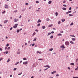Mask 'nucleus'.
Masks as SVG:
<instances>
[{"label": "nucleus", "mask_w": 78, "mask_h": 78, "mask_svg": "<svg viewBox=\"0 0 78 78\" xmlns=\"http://www.w3.org/2000/svg\"><path fill=\"white\" fill-rule=\"evenodd\" d=\"M65 45H69L70 44L69 43V42H68V41H67L65 42Z\"/></svg>", "instance_id": "f257e3e1"}, {"label": "nucleus", "mask_w": 78, "mask_h": 78, "mask_svg": "<svg viewBox=\"0 0 78 78\" xmlns=\"http://www.w3.org/2000/svg\"><path fill=\"white\" fill-rule=\"evenodd\" d=\"M15 26H13V28H17V25H18V24H15Z\"/></svg>", "instance_id": "f03ea898"}, {"label": "nucleus", "mask_w": 78, "mask_h": 78, "mask_svg": "<svg viewBox=\"0 0 78 78\" xmlns=\"http://www.w3.org/2000/svg\"><path fill=\"white\" fill-rule=\"evenodd\" d=\"M27 63H28V61H26L25 62H23V64L25 65H26V64H27Z\"/></svg>", "instance_id": "7ed1b4c3"}, {"label": "nucleus", "mask_w": 78, "mask_h": 78, "mask_svg": "<svg viewBox=\"0 0 78 78\" xmlns=\"http://www.w3.org/2000/svg\"><path fill=\"white\" fill-rule=\"evenodd\" d=\"M44 67H48V68H50V66L48 65H46L45 66H44Z\"/></svg>", "instance_id": "20e7f679"}, {"label": "nucleus", "mask_w": 78, "mask_h": 78, "mask_svg": "<svg viewBox=\"0 0 78 78\" xmlns=\"http://www.w3.org/2000/svg\"><path fill=\"white\" fill-rule=\"evenodd\" d=\"M7 22H8V20H5L4 21V23L5 24V23H6Z\"/></svg>", "instance_id": "39448f33"}, {"label": "nucleus", "mask_w": 78, "mask_h": 78, "mask_svg": "<svg viewBox=\"0 0 78 78\" xmlns=\"http://www.w3.org/2000/svg\"><path fill=\"white\" fill-rule=\"evenodd\" d=\"M42 20H41L40 19H39L37 22V23H39V22H41Z\"/></svg>", "instance_id": "423d86ee"}, {"label": "nucleus", "mask_w": 78, "mask_h": 78, "mask_svg": "<svg viewBox=\"0 0 78 78\" xmlns=\"http://www.w3.org/2000/svg\"><path fill=\"white\" fill-rule=\"evenodd\" d=\"M14 20H15V22H17L18 21V19H14Z\"/></svg>", "instance_id": "0eeeda50"}, {"label": "nucleus", "mask_w": 78, "mask_h": 78, "mask_svg": "<svg viewBox=\"0 0 78 78\" xmlns=\"http://www.w3.org/2000/svg\"><path fill=\"white\" fill-rule=\"evenodd\" d=\"M5 8H8V5H5Z\"/></svg>", "instance_id": "6e6552de"}, {"label": "nucleus", "mask_w": 78, "mask_h": 78, "mask_svg": "<svg viewBox=\"0 0 78 78\" xmlns=\"http://www.w3.org/2000/svg\"><path fill=\"white\" fill-rule=\"evenodd\" d=\"M61 48H65V47H64V45H62L61 47Z\"/></svg>", "instance_id": "1a4fd4ad"}, {"label": "nucleus", "mask_w": 78, "mask_h": 78, "mask_svg": "<svg viewBox=\"0 0 78 78\" xmlns=\"http://www.w3.org/2000/svg\"><path fill=\"white\" fill-rule=\"evenodd\" d=\"M37 53H39V54H41V53H42L41 51L39 52V51H37Z\"/></svg>", "instance_id": "9d476101"}, {"label": "nucleus", "mask_w": 78, "mask_h": 78, "mask_svg": "<svg viewBox=\"0 0 78 78\" xmlns=\"http://www.w3.org/2000/svg\"><path fill=\"white\" fill-rule=\"evenodd\" d=\"M72 40L73 41H75V38H73L72 39Z\"/></svg>", "instance_id": "9b49d317"}, {"label": "nucleus", "mask_w": 78, "mask_h": 78, "mask_svg": "<svg viewBox=\"0 0 78 78\" xmlns=\"http://www.w3.org/2000/svg\"><path fill=\"white\" fill-rule=\"evenodd\" d=\"M58 12H55L56 16H58Z\"/></svg>", "instance_id": "f8f14e48"}, {"label": "nucleus", "mask_w": 78, "mask_h": 78, "mask_svg": "<svg viewBox=\"0 0 78 78\" xmlns=\"http://www.w3.org/2000/svg\"><path fill=\"white\" fill-rule=\"evenodd\" d=\"M70 43L71 44H74V43L73 42V41H70Z\"/></svg>", "instance_id": "ddd939ff"}, {"label": "nucleus", "mask_w": 78, "mask_h": 78, "mask_svg": "<svg viewBox=\"0 0 78 78\" xmlns=\"http://www.w3.org/2000/svg\"><path fill=\"white\" fill-rule=\"evenodd\" d=\"M62 9H63V10H65V11H66V8H62Z\"/></svg>", "instance_id": "4468645a"}, {"label": "nucleus", "mask_w": 78, "mask_h": 78, "mask_svg": "<svg viewBox=\"0 0 78 78\" xmlns=\"http://www.w3.org/2000/svg\"><path fill=\"white\" fill-rule=\"evenodd\" d=\"M51 1H50L48 2V4H51Z\"/></svg>", "instance_id": "2eb2a0df"}, {"label": "nucleus", "mask_w": 78, "mask_h": 78, "mask_svg": "<svg viewBox=\"0 0 78 78\" xmlns=\"http://www.w3.org/2000/svg\"><path fill=\"white\" fill-rule=\"evenodd\" d=\"M70 65H72V66H75V64L74 63H71Z\"/></svg>", "instance_id": "dca6fc26"}, {"label": "nucleus", "mask_w": 78, "mask_h": 78, "mask_svg": "<svg viewBox=\"0 0 78 78\" xmlns=\"http://www.w3.org/2000/svg\"><path fill=\"white\" fill-rule=\"evenodd\" d=\"M53 50V48H51L50 49H49V51H52V50Z\"/></svg>", "instance_id": "f3484780"}, {"label": "nucleus", "mask_w": 78, "mask_h": 78, "mask_svg": "<svg viewBox=\"0 0 78 78\" xmlns=\"http://www.w3.org/2000/svg\"><path fill=\"white\" fill-rule=\"evenodd\" d=\"M36 39H37V38H35L34 39V41H36Z\"/></svg>", "instance_id": "a211bd4d"}, {"label": "nucleus", "mask_w": 78, "mask_h": 78, "mask_svg": "<svg viewBox=\"0 0 78 78\" xmlns=\"http://www.w3.org/2000/svg\"><path fill=\"white\" fill-rule=\"evenodd\" d=\"M36 34V33L35 32H34L33 34V35H32V36H34V35H35Z\"/></svg>", "instance_id": "6ab92c4d"}, {"label": "nucleus", "mask_w": 78, "mask_h": 78, "mask_svg": "<svg viewBox=\"0 0 78 78\" xmlns=\"http://www.w3.org/2000/svg\"><path fill=\"white\" fill-rule=\"evenodd\" d=\"M42 28L43 29H45V27L44 26H42Z\"/></svg>", "instance_id": "aec40b11"}, {"label": "nucleus", "mask_w": 78, "mask_h": 78, "mask_svg": "<svg viewBox=\"0 0 78 78\" xmlns=\"http://www.w3.org/2000/svg\"><path fill=\"white\" fill-rule=\"evenodd\" d=\"M51 39H53V36H51L50 37Z\"/></svg>", "instance_id": "412c9836"}, {"label": "nucleus", "mask_w": 78, "mask_h": 78, "mask_svg": "<svg viewBox=\"0 0 78 78\" xmlns=\"http://www.w3.org/2000/svg\"><path fill=\"white\" fill-rule=\"evenodd\" d=\"M62 22H64V21H65V19H63L62 20Z\"/></svg>", "instance_id": "4be33fe9"}, {"label": "nucleus", "mask_w": 78, "mask_h": 78, "mask_svg": "<svg viewBox=\"0 0 78 78\" xmlns=\"http://www.w3.org/2000/svg\"><path fill=\"white\" fill-rule=\"evenodd\" d=\"M52 26H53V25L51 24V25H50L48 26V27H52Z\"/></svg>", "instance_id": "5701e85b"}, {"label": "nucleus", "mask_w": 78, "mask_h": 78, "mask_svg": "<svg viewBox=\"0 0 78 78\" xmlns=\"http://www.w3.org/2000/svg\"><path fill=\"white\" fill-rule=\"evenodd\" d=\"M20 31V30H17L16 32L17 33H19Z\"/></svg>", "instance_id": "b1692460"}, {"label": "nucleus", "mask_w": 78, "mask_h": 78, "mask_svg": "<svg viewBox=\"0 0 78 78\" xmlns=\"http://www.w3.org/2000/svg\"><path fill=\"white\" fill-rule=\"evenodd\" d=\"M47 21H48L49 22L50 21V19L49 18H47Z\"/></svg>", "instance_id": "393cba45"}, {"label": "nucleus", "mask_w": 78, "mask_h": 78, "mask_svg": "<svg viewBox=\"0 0 78 78\" xmlns=\"http://www.w3.org/2000/svg\"><path fill=\"white\" fill-rule=\"evenodd\" d=\"M10 61V59L8 58V60H7V62H9V61Z\"/></svg>", "instance_id": "a878e982"}, {"label": "nucleus", "mask_w": 78, "mask_h": 78, "mask_svg": "<svg viewBox=\"0 0 78 78\" xmlns=\"http://www.w3.org/2000/svg\"><path fill=\"white\" fill-rule=\"evenodd\" d=\"M73 25V23H72L70 24V25L72 26V25Z\"/></svg>", "instance_id": "bb28decb"}, {"label": "nucleus", "mask_w": 78, "mask_h": 78, "mask_svg": "<svg viewBox=\"0 0 78 78\" xmlns=\"http://www.w3.org/2000/svg\"><path fill=\"white\" fill-rule=\"evenodd\" d=\"M42 59L40 58L38 59V61H42Z\"/></svg>", "instance_id": "cd10ccee"}, {"label": "nucleus", "mask_w": 78, "mask_h": 78, "mask_svg": "<svg viewBox=\"0 0 78 78\" xmlns=\"http://www.w3.org/2000/svg\"><path fill=\"white\" fill-rule=\"evenodd\" d=\"M70 36H71V37H75V36L74 35H70Z\"/></svg>", "instance_id": "c85d7f7f"}, {"label": "nucleus", "mask_w": 78, "mask_h": 78, "mask_svg": "<svg viewBox=\"0 0 78 78\" xmlns=\"http://www.w3.org/2000/svg\"><path fill=\"white\" fill-rule=\"evenodd\" d=\"M36 3H39V1H37L36 2Z\"/></svg>", "instance_id": "c756f323"}, {"label": "nucleus", "mask_w": 78, "mask_h": 78, "mask_svg": "<svg viewBox=\"0 0 78 78\" xmlns=\"http://www.w3.org/2000/svg\"><path fill=\"white\" fill-rule=\"evenodd\" d=\"M63 6H64V7H66L67 6V5H63Z\"/></svg>", "instance_id": "7c9ffc66"}, {"label": "nucleus", "mask_w": 78, "mask_h": 78, "mask_svg": "<svg viewBox=\"0 0 78 78\" xmlns=\"http://www.w3.org/2000/svg\"><path fill=\"white\" fill-rule=\"evenodd\" d=\"M58 36H62V34H58Z\"/></svg>", "instance_id": "2f4dec72"}, {"label": "nucleus", "mask_w": 78, "mask_h": 78, "mask_svg": "<svg viewBox=\"0 0 78 78\" xmlns=\"http://www.w3.org/2000/svg\"><path fill=\"white\" fill-rule=\"evenodd\" d=\"M60 23H61V21H59L58 22V24H60Z\"/></svg>", "instance_id": "473e14b6"}, {"label": "nucleus", "mask_w": 78, "mask_h": 78, "mask_svg": "<svg viewBox=\"0 0 78 78\" xmlns=\"http://www.w3.org/2000/svg\"><path fill=\"white\" fill-rule=\"evenodd\" d=\"M60 33H64V31H63L62 30L60 31Z\"/></svg>", "instance_id": "72a5a7b5"}, {"label": "nucleus", "mask_w": 78, "mask_h": 78, "mask_svg": "<svg viewBox=\"0 0 78 78\" xmlns=\"http://www.w3.org/2000/svg\"><path fill=\"white\" fill-rule=\"evenodd\" d=\"M50 34H51V33H49L48 34V36H49V35H50Z\"/></svg>", "instance_id": "f704fd0d"}, {"label": "nucleus", "mask_w": 78, "mask_h": 78, "mask_svg": "<svg viewBox=\"0 0 78 78\" xmlns=\"http://www.w3.org/2000/svg\"><path fill=\"white\" fill-rule=\"evenodd\" d=\"M14 70H17V68H15L14 69H13Z\"/></svg>", "instance_id": "c9c22d12"}, {"label": "nucleus", "mask_w": 78, "mask_h": 78, "mask_svg": "<svg viewBox=\"0 0 78 78\" xmlns=\"http://www.w3.org/2000/svg\"><path fill=\"white\" fill-rule=\"evenodd\" d=\"M11 48V47H8V48H7V49L8 50H9L10 49V48Z\"/></svg>", "instance_id": "e433bc0d"}, {"label": "nucleus", "mask_w": 78, "mask_h": 78, "mask_svg": "<svg viewBox=\"0 0 78 78\" xmlns=\"http://www.w3.org/2000/svg\"><path fill=\"white\" fill-rule=\"evenodd\" d=\"M19 63V62H17L16 64H15V65H17V64H18Z\"/></svg>", "instance_id": "4c0bfd02"}, {"label": "nucleus", "mask_w": 78, "mask_h": 78, "mask_svg": "<svg viewBox=\"0 0 78 78\" xmlns=\"http://www.w3.org/2000/svg\"><path fill=\"white\" fill-rule=\"evenodd\" d=\"M8 53H9V51H6V52H5V53H6V54H8Z\"/></svg>", "instance_id": "58836bf2"}, {"label": "nucleus", "mask_w": 78, "mask_h": 78, "mask_svg": "<svg viewBox=\"0 0 78 78\" xmlns=\"http://www.w3.org/2000/svg\"><path fill=\"white\" fill-rule=\"evenodd\" d=\"M23 60H27V59L26 58H23Z\"/></svg>", "instance_id": "ea45409f"}, {"label": "nucleus", "mask_w": 78, "mask_h": 78, "mask_svg": "<svg viewBox=\"0 0 78 78\" xmlns=\"http://www.w3.org/2000/svg\"><path fill=\"white\" fill-rule=\"evenodd\" d=\"M69 16H73V15H72V14H69Z\"/></svg>", "instance_id": "a19ab883"}, {"label": "nucleus", "mask_w": 78, "mask_h": 78, "mask_svg": "<svg viewBox=\"0 0 78 78\" xmlns=\"http://www.w3.org/2000/svg\"><path fill=\"white\" fill-rule=\"evenodd\" d=\"M37 26H38V27H39V26H40V23H39L37 24Z\"/></svg>", "instance_id": "79ce46f5"}, {"label": "nucleus", "mask_w": 78, "mask_h": 78, "mask_svg": "<svg viewBox=\"0 0 78 78\" xmlns=\"http://www.w3.org/2000/svg\"><path fill=\"white\" fill-rule=\"evenodd\" d=\"M78 58H77L76 59V62H78Z\"/></svg>", "instance_id": "37998d69"}, {"label": "nucleus", "mask_w": 78, "mask_h": 78, "mask_svg": "<svg viewBox=\"0 0 78 78\" xmlns=\"http://www.w3.org/2000/svg\"><path fill=\"white\" fill-rule=\"evenodd\" d=\"M69 13H70V12L69 11H68L66 12V14H69Z\"/></svg>", "instance_id": "c03bdc74"}, {"label": "nucleus", "mask_w": 78, "mask_h": 78, "mask_svg": "<svg viewBox=\"0 0 78 78\" xmlns=\"http://www.w3.org/2000/svg\"><path fill=\"white\" fill-rule=\"evenodd\" d=\"M0 51H2L3 50V49L2 48H0Z\"/></svg>", "instance_id": "a18cd8bd"}, {"label": "nucleus", "mask_w": 78, "mask_h": 78, "mask_svg": "<svg viewBox=\"0 0 78 78\" xmlns=\"http://www.w3.org/2000/svg\"><path fill=\"white\" fill-rule=\"evenodd\" d=\"M69 10H71L72 9V8L70 7L69 9Z\"/></svg>", "instance_id": "49530a36"}, {"label": "nucleus", "mask_w": 78, "mask_h": 78, "mask_svg": "<svg viewBox=\"0 0 78 78\" xmlns=\"http://www.w3.org/2000/svg\"><path fill=\"white\" fill-rule=\"evenodd\" d=\"M12 30V27L10 29V30Z\"/></svg>", "instance_id": "de8ad7c7"}, {"label": "nucleus", "mask_w": 78, "mask_h": 78, "mask_svg": "<svg viewBox=\"0 0 78 78\" xmlns=\"http://www.w3.org/2000/svg\"><path fill=\"white\" fill-rule=\"evenodd\" d=\"M5 12V11H4L3 12H2V14H4Z\"/></svg>", "instance_id": "09e8293b"}, {"label": "nucleus", "mask_w": 78, "mask_h": 78, "mask_svg": "<svg viewBox=\"0 0 78 78\" xmlns=\"http://www.w3.org/2000/svg\"><path fill=\"white\" fill-rule=\"evenodd\" d=\"M56 76H59V75H58V74H57V75H56Z\"/></svg>", "instance_id": "8fccbe9b"}, {"label": "nucleus", "mask_w": 78, "mask_h": 78, "mask_svg": "<svg viewBox=\"0 0 78 78\" xmlns=\"http://www.w3.org/2000/svg\"><path fill=\"white\" fill-rule=\"evenodd\" d=\"M35 45V44L34 43L33 44H32V46H34Z\"/></svg>", "instance_id": "3c124183"}, {"label": "nucleus", "mask_w": 78, "mask_h": 78, "mask_svg": "<svg viewBox=\"0 0 78 78\" xmlns=\"http://www.w3.org/2000/svg\"><path fill=\"white\" fill-rule=\"evenodd\" d=\"M22 73H21L18 74V75H21Z\"/></svg>", "instance_id": "603ef678"}, {"label": "nucleus", "mask_w": 78, "mask_h": 78, "mask_svg": "<svg viewBox=\"0 0 78 78\" xmlns=\"http://www.w3.org/2000/svg\"><path fill=\"white\" fill-rule=\"evenodd\" d=\"M25 5H28V3H26Z\"/></svg>", "instance_id": "864d4df0"}, {"label": "nucleus", "mask_w": 78, "mask_h": 78, "mask_svg": "<svg viewBox=\"0 0 78 78\" xmlns=\"http://www.w3.org/2000/svg\"><path fill=\"white\" fill-rule=\"evenodd\" d=\"M7 47H8L9 46V44H7L6 45Z\"/></svg>", "instance_id": "5fc2aeb1"}, {"label": "nucleus", "mask_w": 78, "mask_h": 78, "mask_svg": "<svg viewBox=\"0 0 78 78\" xmlns=\"http://www.w3.org/2000/svg\"><path fill=\"white\" fill-rule=\"evenodd\" d=\"M66 2L65 1H64L63 2V3H66Z\"/></svg>", "instance_id": "6e6d98bb"}, {"label": "nucleus", "mask_w": 78, "mask_h": 78, "mask_svg": "<svg viewBox=\"0 0 78 78\" xmlns=\"http://www.w3.org/2000/svg\"><path fill=\"white\" fill-rule=\"evenodd\" d=\"M68 69H69V70H70V68L69 67H68Z\"/></svg>", "instance_id": "4d7b16f0"}, {"label": "nucleus", "mask_w": 78, "mask_h": 78, "mask_svg": "<svg viewBox=\"0 0 78 78\" xmlns=\"http://www.w3.org/2000/svg\"><path fill=\"white\" fill-rule=\"evenodd\" d=\"M22 62V61H20V63L21 64Z\"/></svg>", "instance_id": "13d9d810"}, {"label": "nucleus", "mask_w": 78, "mask_h": 78, "mask_svg": "<svg viewBox=\"0 0 78 78\" xmlns=\"http://www.w3.org/2000/svg\"><path fill=\"white\" fill-rule=\"evenodd\" d=\"M51 33L52 34H53V33H54V32H53V31H52V32H51Z\"/></svg>", "instance_id": "bf43d9fd"}, {"label": "nucleus", "mask_w": 78, "mask_h": 78, "mask_svg": "<svg viewBox=\"0 0 78 78\" xmlns=\"http://www.w3.org/2000/svg\"><path fill=\"white\" fill-rule=\"evenodd\" d=\"M75 70H78V68H76L75 69Z\"/></svg>", "instance_id": "052dcab7"}, {"label": "nucleus", "mask_w": 78, "mask_h": 78, "mask_svg": "<svg viewBox=\"0 0 78 78\" xmlns=\"http://www.w3.org/2000/svg\"><path fill=\"white\" fill-rule=\"evenodd\" d=\"M15 12H17V10H16L14 11Z\"/></svg>", "instance_id": "680f3d73"}, {"label": "nucleus", "mask_w": 78, "mask_h": 78, "mask_svg": "<svg viewBox=\"0 0 78 78\" xmlns=\"http://www.w3.org/2000/svg\"><path fill=\"white\" fill-rule=\"evenodd\" d=\"M35 31H37V32H38V30H35Z\"/></svg>", "instance_id": "e2e57ef3"}, {"label": "nucleus", "mask_w": 78, "mask_h": 78, "mask_svg": "<svg viewBox=\"0 0 78 78\" xmlns=\"http://www.w3.org/2000/svg\"><path fill=\"white\" fill-rule=\"evenodd\" d=\"M47 69H48V68H46V69H44V71H45V70H47Z\"/></svg>", "instance_id": "0e129e2a"}, {"label": "nucleus", "mask_w": 78, "mask_h": 78, "mask_svg": "<svg viewBox=\"0 0 78 78\" xmlns=\"http://www.w3.org/2000/svg\"><path fill=\"white\" fill-rule=\"evenodd\" d=\"M53 72L54 73H56V71H54Z\"/></svg>", "instance_id": "69168bd1"}, {"label": "nucleus", "mask_w": 78, "mask_h": 78, "mask_svg": "<svg viewBox=\"0 0 78 78\" xmlns=\"http://www.w3.org/2000/svg\"><path fill=\"white\" fill-rule=\"evenodd\" d=\"M53 30H55L56 29L55 28H53Z\"/></svg>", "instance_id": "338daca9"}, {"label": "nucleus", "mask_w": 78, "mask_h": 78, "mask_svg": "<svg viewBox=\"0 0 78 78\" xmlns=\"http://www.w3.org/2000/svg\"><path fill=\"white\" fill-rule=\"evenodd\" d=\"M49 78H53V77H50Z\"/></svg>", "instance_id": "774afa93"}]
</instances>
